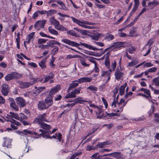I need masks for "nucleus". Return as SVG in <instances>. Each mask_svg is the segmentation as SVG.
Wrapping results in <instances>:
<instances>
[{
    "label": "nucleus",
    "mask_w": 159,
    "mask_h": 159,
    "mask_svg": "<svg viewBox=\"0 0 159 159\" xmlns=\"http://www.w3.org/2000/svg\"><path fill=\"white\" fill-rule=\"evenodd\" d=\"M61 41L70 46L75 47L78 48V49L80 50L82 49L81 48L79 47V46L80 45H82L87 48H88L89 49L92 50L94 51L96 50H101L103 49V48H97L93 47L91 45H89L85 43H82L81 42H79V43H77L76 42L71 41L68 39H62L61 40Z\"/></svg>",
    "instance_id": "nucleus-1"
},
{
    "label": "nucleus",
    "mask_w": 159,
    "mask_h": 159,
    "mask_svg": "<svg viewBox=\"0 0 159 159\" xmlns=\"http://www.w3.org/2000/svg\"><path fill=\"white\" fill-rule=\"evenodd\" d=\"M39 125H40V127L45 131V132L44 133L46 134H43V133H40L39 134V135L44 138L51 139V136L49 135V130L51 128L50 125H48L45 123H41Z\"/></svg>",
    "instance_id": "nucleus-2"
},
{
    "label": "nucleus",
    "mask_w": 159,
    "mask_h": 159,
    "mask_svg": "<svg viewBox=\"0 0 159 159\" xmlns=\"http://www.w3.org/2000/svg\"><path fill=\"white\" fill-rule=\"evenodd\" d=\"M46 114L45 113L43 114H40L38 115V117L35 119L34 121V123H37L39 125L41 123H43L44 121L48 122V120L46 118Z\"/></svg>",
    "instance_id": "nucleus-3"
},
{
    "label": "nucleus",
    "mask_w": 159,
    "mask_h": 159,
    "mask_svg": "<svg viewBox=\"0 0 159 159\" xmlns=\"http://www.w3.org/2000/svg\"><path fill=\"white\" fill-rule=\"evenodd\" d=\"M32 79L34 80L33 81L28 82L20 81L19 83L20 84V88L22 89L27 88L37 82V79H35L34 78Z\"/></svg>",
    "instance_id": "nucleus-4"
},
{
    "label": "nucleus",
    "mask_w": 159,
    "mask_h": 159,
    "mask_svg": "<svg viewBox=\"0 0 159 159\" xmlns=\"http://www.w3.org/2000/svg\"><path fill=\"white\" fill-rule=\"evenodd\" d=\"M46 20H45L37 21L34 24V28L38 31L43 28L46 23Z\"/></svg>",
    "instance_id": "nucleus-5"
},
{
    "label": "nucleus",
    "mask_w": 159,
    "mask_h": 159,
    "mask_svg": "<svg viewBox=\"0 0 159 159\" xmlns=\"http://www.w3.org/2000/svg\"><path fill=\"white\" fill-rule=\"evenodd\" d=\"M71 18L74 23L77 24L79 25L80 26H81V25H84L83 24L89 25H93L94 24L93 23L89 22L87 21H86L85 20H83L82 21H80L77 20L75 17L72 16Z\"/></svg>",
    "instance_id": "nucleus-6"
},
{
    "label": "nucleus",
    "mask_w": 159,
    "mask_h": 159,
    "mask_svg": "<svg viewBox=\"0 0 159 159\" xmlns=\"http://www.w3.org/2000/svg\"><path fill=\"white\" fill-rule=\"evenodd\" d=\"M1 93L2 94L5 96L8 95L9 92L8 86L6 84H3L1 86Z\"/></svg>",
    "instance_id": "nucleus-7"
},
{
    "label": "nucleus",
    "mask_w": 159,
    "mask_h": 159,
    "mask_svg": "<svg viewBox=\"0 0 159 159\" xmlns=\"http://www.w3.org/2000/svg\"><path fill=\"white\" fill-rule=\"evenodd\" d=\"M92 80V78L89 77H83L77 80H75L73 81L74 82H76L79 83L80 84L83 83L90 82Z\"/></svg>",
    "instance_id": "nucleus-8"
},
{
    "label": "nucleus",
    "mask_w": 159,
    "mask_h": 159,
    "mask_svg": "<svg viewBox=\"0 0 159 159\" xmlns=\"http://www.w3.org/2000/svg\"><path fill=\"white\" fill-rule=\"evenodd\" d=\"M46 105L48 108L51 107L53 104V101L52 100V97L50 96H47L46 98L45 99V102Z\"/></svg>",
    "instance_id": "nucleus-9"
},
{
    "label": "nucleus",
    "mask_w": 159,
    "mask_h": 159,
    "mask_svg": "<svg viewBox=\"0 0 159 159\" xmlns=\"http://www.w3.org/2000/svg\"><path fill=\"white\" fill-rule=\"evenodd\" d=\"M60 89V87L59 86H57L53 87L51 89L48 96H50V97L51 96L53 98V95L57 92Z\"/></svg>",
    "instance_id": "nucleus-10"
},
{
    "label": "nucleus",
    "mask_w": 159,
    "mask_h": 159,
    "mask_svg": "<svg viewBox=\"0 0 159 159\" xmlns=\"http://www.w3.org/2000/svg\"><path fill=\"white\" fill-rule=\"evenodd\" d=\"M123 75L124 73L121 72L119 70V67H117L115 73V78L118 80L123 77Z\"/></svg>",
    "instance_id": "nucleus-11"
},
{
    "label": "nucleus",
    "mask_w": 159,
    "mask_h": 159,
    "mask_svg": "<svg viewBox=\"0 0 159 159\" xmlns=\"http://www.w3.org/2000/svg\"><path fill=\"white\" fill-rule=\"evenodd\" d=\"M112 143V142L111 141H107L104 142H99L97 145H96L97 149L98 148H102L105 147V146L107 145H109Z\"/></svg>",
    "instance_id": "nucleus-12"
},
{
    "label": "nucleus",
    "mask_w": 159,
    "mask_h": 159,
    "mask_svg": "<svg viewBox=\"0 0 159 159\" xmlns=\"http://www.w3.org/2000/svg\"><path fill=\"white\" fill-rule=\"evenodd\" d=\"M16 101V103L19 105L21 107H24L25 105V100L21 97L17 98Z\"/></svg>",
    "instance_id": "nucleus-13"
},
{
    "label": "nucleus",
    "mask_w": 159,
    "mask_h": 159,
    "mask_svg": "<svg viewBox=\"0 0 159 159\" xmlns=\"http://www.w3.org/2000/svg\"><path fill=\"white\" fill-rule=\"evenodd\" d=\"M38 108L41 110H44L48 108L44 102L41 101H40L38 105Z\"/></svg>",
    "instance_id": "nucleus-14"
},
{
    "label": "nucleus",
    "mask_w": 159,
    "mask_h": 159,
    "mask_svg": "<svg viewBox=\"0 0 159 159\" xmlns=\"http://www.w3.org/2000/svg\"><path fill=\"white\" fill-rule=\"evenodd\" d=\"M102 107L100 106V107H98V108H97L98 111L95 112L97 119L102 118L103 116V114L100 115L101 114L103 111V110L102 109Z\"/></svg>",
    "instance_id": "nucleus-15"
},
{
    "label": "nucleus",
    "mask_w": 159,
    "mask_h": 159,
    "mask_svg": "<svg viewBox=\"0 0 159 159\" xmlns=\"http://www.w3.org/2000/svg\"><path fill=\"white\" fill-rule=\"evenodd\" d=\"M55 28L57 30L62 31H66L68 30V29L62 25L60 24L59 22L57 23V25H55Z\"/></svg>",
    "instance_id": "nucleus-16"
},
{
    "label": "nucleus",
    "mask_w": 159,
    "mask_h": 159,
    "mask_svg": "<svg viewBox=\"0 0 159 159\" xmlns=\"http://www.w3.org/2000/svg\"><path fill=\"white\" fill-rule=\"evenodd\" d=\"M125 43H126L125 42H119L117 43H114L113 45L114 46H115V48H116L124 47L125 44Z\"/></svg>",
    "instance_id": "nucleus-17"
},
{
    "label": "nucleus",
    "mask_w": 159,
    "mask_h": 159,
    "mask_svg": "<svg viewBox=\"0 0 159 159\" xmlns=\"http://www.w3.org/2000/svg\"><path fill=\"white\" fill-rule=\"evenodd\" d=\"M75 82H72L73 83H71L69 84V87L68 88L67 92H69L70 90L73 89L77 87L78 85V83H74Z\"/></svg>",
    "instance_id": "nucleus-18"
},
{
    "label": "nucleus",
    "mask_w": 159,
    "mask_h": 159,
    "mask_svg": "<svg viewBox=\"0 0 159 159\" xmlns=\"http://www.w3.org/2000/svg\"><path fill=\"white\" fill-rule=\"evenodd\" d=\"M46 57L43 59L39 63V66L41 67L42 69H44L46 67L45 63L46 61Z\"/></svg>",
    "instance_id": "nucleus-19"
},
{
    "label": "nucleus",
    "mask_w": 159,
    "mask_h": 159,
    "mask_svg": "<svg viewBox=\"0 0 159 159\" xmlns=\"http://www.w3.org/2000/svg\"><path fill=\"white\" fill-rule=\"evenodd\" d=\"M81 98H78L76 99H75V101L76 103H79L80 104H81L82 103V102H88L89 103H91L92 102L91 101H86L82 99H81Z\"/></svg>",
    "instance_id": "nucleus-20"
},
{
    "label": "nucleus",
    "mask_w": 159,
    "mask_h": 159,
    "mask_svg": "<svg viewBox=\"0 0 159 159\" xmlns=\"http://www.w3.org/2000/svg\"><path fill=\"white\" fill-rule=\"evenodd\" d=\"M67 31V33L68 34L70 35L73 36L75 37H80L79 35L76 33L73 30H68Z\"/></svg>",
    "instance_id": "nucleus-21"
},
{
    "label": "nucleus",
    "mask_w": 159,
    "mask_h": 159,
    "mask_svg": "<svg viewBox=\"0 0 159 159\" xmlns=\"http://www.w3.org/2000/svg\"><path fill=\"white\" fill-rule=\"evenodd\" d=\"M126 85L127 83H125L124 85H121L120 87V88L119 93V94H120V95H122L124 94L125 92V89Z\"/></svg>",
    "instance_id": "nucleus-22"
},
{
    "label": "nucleus",
    "mask_w": 159,
    "mask_h": 159,
    "mask_svg": "<svg viewBox=\"0 0 159 159\" xmlns=\"http://www.w3.org/2000/svg\"><path fill=\"white\" fill-rule=\"evenodd\" d=\"M9 114L10 115H7V116H9L10 117L13 118L17 120H19V116L17 114L12 112H10Z\"/></svg>",
    "instance_id": "nucleus-23"
},
{
    "label": "nucleus",
    "mask_w": 159,
    "mask_h": 159,
    "mask_svg": "<svg viewBox=\"0 0 159 159\" xmlns=\"http://www.w3.org/2000/svg\"><path fill=\"white\" fill-rule=\"evenodd\" d=\"M56 2L61 6V7L60 8V9L65 10H67V8L63 2L60 0H58L56 1Z\"/></svg>",
    "instance_id": "nucleus-24"
},
{
    "label": "nucleus",
    "mask_w": 159,
    "mask_h": 159,
    "mask_svg": "<svg viewBox=\"0 0 159 159\" xmlns=\"http://www.w3.org/2000/svg\"><path fill=\"white\" fill-rule=\"evenodd\" d=\"M155 111V106L153 104H152L151 108L150 110L148 112V114L149 116L150 117L152 116Z\"/></svg>",
    "instance_id": "nucleus-25"
},
{
    "label": "nucleus",
    "mask_w": 159,
    "mask_h": 159,
    "mask_svg": "<svg viewBox=\"0 0 159 159\" xmlns=\"http://www.w3.org/2000/svg\"><path fill=\"white\" fill-rule=\"evenodd\" d=\"M54 76V75L52 73H51L49 75H47L46 77L45 78L44 81L43 82V83H46L50 80L53 78Z\"/></svg>",
    "instance_id": "nucleus-26"
},
{
    "label": "nucleus",
    "mask_w": 159,
    "mask_h": 159,
    "mask_svg": "<svg viewBox=\"0 0 159 159\" xmlns=\"http://www.w3.org/2000/svg\"><path fill=\"white\" fill-rule=\"evenodd\" d=\"M50 22L51 24H52L55 26V25L57 24L59 21L55 19L54 16L52 17L49 19Z\"/></svg>",
    "instance_id": "nucleus-27"
},
{
    "label": "nucleus",
    "mask_w": 159,
    "mask_h": 159,
    "mask_svg": "<svg viewBox=\"0 0 159 159\" xmlns=\"http://www.w3.org/2000/svg\"><path fill=\"white\" fill-rule=\"evenodd\" d=\"M48 30L49 32L52 34L55 35H57L58 34L57 31L52 29L51 26H49L48 28Z\"/></svg>",
    "instance_id": "nucleus-28"
},
{
    "label": "nucleus",
    "mask_w": 159,
    "mask_h": 159,
    "mask_svg": "<svg viewBox=\"0 0 159 159\" xmlns=\"http://www.w3.org/2000/svg\"><path fill=\"white\" fill-rule=\"evenodd\" d=\"M19 120H18L20 121H21L23 120H26L27 119V117L24 114L20 113L19 114Z\"/></svg>",
    "instance_id": "nucleus-29"
},
{
    "label": "nucleus",
    "mask_w": 159,
    "mask_h": 159,
    "mask_svg": "<svg viewBox=\"0 0 159 159\" xmlns=\"http://www.w3.org/2000/svg\"><path fill=\"white\" fill-rule=\"evenodd\" d=\"M57 11L54 10H50L48 11H46V14L47 16H51L53 15L54 13H56Z\"/></svg>",
    "instance_id": "nucleus-30"
},
{
    "label": "nucleus",
    "mask_w": 159,
    "mask_h": 159,
    "mask_svg": "<svg viewBox=\"0 0 159 159\" xmlns=\"http://www.w3.org/2000/svg\"><path fill=\"white\" fill-rule=\"evenodd\" d=\"M11 73L13 76V78L15 79H18L22 76L21 74H19L16 72H12Z\"/></svg>",
    "instance_id": "nucleus-31"
},
{
    "label": "nucleus",
    "mask_w": 159,
    "mask_h": 159,
    "mask_svg": "<svg viewBox=\"0 0 159 159\" xmlns=\"http://www.w3.org/2000/svg\"><path fill=\"white\" fill-rule=\"evenodd\" d=\"M11 72L10 74H7L5 77V79L7 81H9L13 78V76Z\"/></svg>",
    "instance_id": "nucleus-32"
},
{
    "label": "nucleus",
    "mask_w": 159,
    "mask_h": 159,
    "mask_svg": "<svg viewBox=\"0 0 159 159\" xmlns=\"http://www.w3.org/2000/svg\"><path fill=\"white\" fill-rule=\"evenodd\" d=\"M74 29L76 30L77 31L80 32L81 34L84 35H86L87 34V31L86 30H83L78 29L76 27L74 28Z\"/></svg>",
    "instance_id": "nucleus-33"
},
{
    "label": "nucleus",
    "mask_w": 159,
    "mask_h": 159,
    "mask_svg": "<svg viewBox=\"0 0 159 159\" xmlns=\"http://www.w3.org/2000/svg\"><path fill=\"white\" fill-rule=\"evenodd\" d=\"M10 107L16 111H17L19 109L18 107L16 106L15 102H11L10 103Z\"/></svg>",
    "instance_id": "nucleus-34"
},
{
    "label": "nucleus",
    "mask_w": 159,
    "mask_h": 159,
    "mask_svg": "<svg viewBox=\"0 0 159 159\" xmlns=\"http://www.w3.org/2000/svg\"><path fill=\"white\" fill-rule=\"evenodd\" d=\"M102 74L101 75V76H104L106 75H107H107L109 73H110L112 71V70L110 69L109 70H108L106 71H104L103 70H102Z\"/></svg>",
    "instance_id": "nucleus-35"
},
{
    "label": "nucleus",
    "mask_w": 159,
    "mask_h": 159,
    "mask_svg": "<svg viewBox=\"0 0 159 159\" xmlns=\"http://www.w3.org/2000/svg\"><path fill=\"white\" fill-rule=\"evenodd\" d=\"M154 121L155 122L159 123V113H156L154 114Z\"/></svg>",
    "instance_id": "nucleus-36"
},
{
    "label": "nucleus",
    "mask_w": 159,
    "mask_h": 159,
    "mask_svg": "<svg viewBox=\"0 0 159 159\" xmlns=\"http://www.w3.org/2000/svg\"><path fill=\"white\" fill-rule=\"evenodd\" d=\"M52 47H54V48L52 50V51H53L52 54V56H53L55 55L58 52V48L57 46H56L53 45V46H52Z\"/></svg>",
    "instance_id": "nucleus-37"
},
{
    "label": "nucleus",
    "mask_w": 159,
    "mask_h": 159,
    "mask_svg": "<svg viewBox=\"0 0 159 159\" xmlns=\"http://www.w3.org/2000/svg\"><path fill=\"white\" fill-rule=\"evenodd\" d=\"M52 59L50 61V65L51 67L52 68L55 67V65L54 64V62L55 60V58L53 56L51 57Z\"/></svg>",
    "instance_id": "nucleus-38"
},
{
    "label": "nucleus",
    "mask_w": 159,
    "mask_h": 159,
    "mask_svg": "<svg viewBox=\"0 0 159 159\" xmlns=\"http://www.w3.org/2000/svg\"><path fill=\"white\" fill-rule=\"evenodd\" d=\"M97 149L96 146L95 147L93 146H91L90 145H88L87 146L86 148V150L87 151H90L92 150H95Z\"/></svg>",
    "instance_id": "nucleus-39"
},
{
    "label": "nucleus",
    "mask_w": 159,
    "mask_h": 159,
    "mask_svg": "<svg viewBox=\"0 0 159 159\" xmlns=\"http://www.w3.org/2000/svg\"><path fill=\"white\" fill-rule=\"evenodd\" d=\"M140 90L143 91L144 93L146 94L151 97L150 91L148 89L142 88L140 89Z\"/></svg>",
    "instance_id": "nucleus-40"
},
{
    "label": "nucleus",
    "mask_w": 159,
    "mask_h": 159,
    "mask_svg": "<svg viewBox=\"0 0 159 159\" xmlns=\"http://www.w3.org/2000/svg\"><path fill=\"white\" fill-rule=\"evenodd\" d=\"M153 82L156 86H159V77L155 78L153 80Z\"/></svg>",
    "instance_id": "nucleus-41"
},
{
    "label": "nucleus",
    "mask_w": 159,
    "mask_h": 159,
    "mask_svg": "<svg viewBox=\"0 0 159 159\" xmlns=\"http://www.w3.org/2000/svg\"><path fill=\"white\" fill-rule=\"evenodd\" d=\"M114 38V37L113 35L110 34V35L106 36L105 39L108 41H110L113 39Z\"/></svg>",
    "instance_id": "nucleus-42"
},
{
    "label": "nucleus",
    "mask_w": 159,
    "mask_h": 159,
    "mask_svg": "<svg viewBox=\"0 0 159 159\" xmlns=\"http://www.w3.org/2000/svg\"><path fill=\"white\" fill-rule=\"evenodd\" d=\"M56 136V138L57 137V138L56 139H58L59 142L61 141V140L62 139V135L60 133H56L55 134Z\"/></svg>",
    "instance_id": "nucleus-43"
},
{
    "label": "nucleus",
    "mask_w": 159,
    "mask_h": 159,
    "mask_svg": "<svg viewBox=\"0 0 159 159\" xmlns=\"http://www.w3.org/2000/svg\"><path fill=\"white\" fill-rule=\"evenodd\" d=\"M11 142L9 140H6L2 144V146L3 147L7 146V147L8 146L10 145H11Z\"/></svg>",
    "instance_id": "nucleus-44"
},
{
    "label": "nucleus",
    "mask_w": 159,
    "mask_h": 159,
    "mask_svg": "<svg viewBox=\"0 0 159 159\" xmlns=\"http://www.w3.org/2000/svg\"><path fill=\"white\" fill-rule=\"evenodd\" d=\"M159 3L157 1L154 0L153 1L149 2L148 3V6H150L151 5H154V6H156L157 5L159 4Z\"/></svg>",
    "instance_id": "nucleus-45"
},
{
    "label": "nucleus",
    "mask_w": 159,
    "mask_h": 159,
    "mask_svg": "<svg viewBox=\"0 0 159 159\" xmlns=\"http://www.w3.org/2000/svg\"><path fill=\"white\" fill-rule=\"evenodd\" d=\"M56 41L54 40H51L47 42V44H48L49 47H52V45L56 44Z\"/></svg>",
    "instance_id": "nucleus-46"
},
{
    "label": "nucleus",
    "mask_w": 159,
    "mask_h": 159,
    "mask_svg": "<svg viewBox=\"0 0 159 159\" xmlns=\"http://www.w3.org/2000/svg\"><path fill=\"white\" fill-rule=\"evenodd\" d=\"M98 153H97L93 154L91 157V158L92 159H99L100 156L99 155L98 156Z\"/></svg>",
    "instance_id": "nucleus-47"
},
{
    "label": "nucleus",
    "mask_w": 159,
    "mask_h": 159,
    "mask_svg": "<svg viewBox=\"0 0 159 159\" xmlns=\"http://www.w3.org/2000/svg\"><path fill=\"white\" fill-rule=\"evenodd\" d=\"M101 34H98L96 35L93 36L92 37V39L93 40H98Z\"/></svg>",
    "instance_id": "nucleus-48"
},
{
    "label": "nucleus",
    "mask_w": 159,
    "mask_h": 159,
    "mask_svg": "<svg viewBox=\"0 0 159 159\" xmlns=\"http://www.w3.org/2000/svg\"><path fill=\"white\" fill-rule=\"evenodd\" d=\"M87 89H89L91 91H97V88L93 85L89 86L87 88Z\"/></svg>",
    "instance_id": "nucleus-49"
},
{
    "label": "nucleus",
    "mask_w": 159,
    "mask_h": 159,
    "mask_svg": "<svg viewBox=\"0 0 159 159\" xmlns=\"http://www.w3.org/2000/svg\"><path fill=\"white\" fill-rule=\"evenodd\" d=\"M105 64L107 68H109L110 67V63L109 59H105Z\"/></svg>",
    "instance_id": "nucleus-50"
},
{
    "label": "nucleus",
    "mask_w": 159,
    "mask_h": 159,
    "mask_svg": "<svg viewBox=\"0 0 159 159\" xmlns=\"http://www.w3.org/2000/svg\"><path fill=\"white\" fill-rule=\"evenodd\" d=\"M83 89V88L82 87H80L79 88H77L75 89L74 90V92L76 94H79L80 93V91L81 90V89Z\"/></svg>",
    "instance_id": "nucleus-51"
},
{
    "label": "nucleus",
    "mask_w": 159,
    "mask_h": 159,
    "mask_svg": "<svg viewBox=\"0 0 159 159\" xmlns=\"http://www.w3.org/2000/svg\"><path fill=\"white\" fill-rule=\"evenodd\" d=\"M48 40V39L45 40L43 39H38V43L39 44H41L43 43H45Z\"/></svg>",
    "instance_id": "nucleus-52"
},
{
    "label": "nucleus",
    "mask_w": 159,
    "mask_h": 159,
    "mask_svg": "<svg viewBox=\"0 0 159 159\" xmlns=\"http://www.w3.org/2000/svg\"><path fill=\"white\" fill-rule=\"evenodd\" d=\"M116 66V63L115 61H114L111 64V68L112 69V71L115 70Z\"/></svg>",
    "instance_id": "nucleus-53"
},
{
    "label": "nucleus",
    "mask_w": 159,
    "mask_h": 159,
    "mask_svg": "<svg viewBox=\"0 0 159 159\" xmlns=\"http://www.w3.org/2000/svg\"><path fill=\"white\" fill-rule=\"evenodd\" d=\"M87 57H89V60L90 62L92 63H94L95 65H96V64H97V62L96 61L94 60V59L95 58H93V57H89L88 56H87Z\"/></svg>",
    "instance_id": "nucleus-54"
},
{
    "label": "nucleus",
    "mask_w": 159,
    "mask_h": 159,
    "mask_svg": "<svg viewBox=\"0 0 159 159\" xmlns=\"http://www.w3.org/2000/svg\"><path fill=\"white\" fill-rule=\"evenodd\" d=\"M45 87L44 86L39 87L37 88L36 92L38 93H40L43 90L45 89Z\"/></svg>",
    "instance_id": "nucleus-55"
},
{
    "label": "nucleus",
    "mask_w": 159,
    "mask_h": 159,
    "mask_svg": "<svg viewBox=\"0 0 159 159\" xmlns=\"http://www.w3.org/2000/svg\"><path fill=\"white\" fill-rule=\"evenodd\" d=\"M136 61L134 60L133 61H132L131 62H130L129 63L128 65V66H134L136 64L138 63V62L135 63Z\"/></svg>",
    "instance_id": "nucleus-56"
},
{
    "label": "nucleus",
    "mask_w": 159,
    "mask_h": 159,
    "mask_svg": "<svg viewBox=\"0 0 159 159\" xmlns=\"http://www.w3.org/2000/svg\"><path fill=\"white\" fill-rule=\"evenodd\" d=\"M79 56L77 55H69L67 56V58L68 59H71L72 58H75L76 57H78Z\"/></svg>",
    "instance_id": "nucleus-57"
},
{
    "label": "nucleus",
    "mask_w": 159,
    "mask_h": 159,
    "mask_svg": "<svg viewBox=\"0 0 159 159\" xmlns=\"http://www.w3.org/2000/svg\"><path fill=\"white\" fill-rule=\"evenodd\" d=\"M157 68L156 67H153L148 69V70L149 72H154L156 71Z\"/></svg>",
    "instance_id": "nucleus-58"
},
{
    "label": "nucleus",
    "mask_w": 159,
    "mask_h": 159,
    "mask_svg": "<svg viewBox=\"0 0 159 159\" xmlns=\"http://www.w3.org/2000/svg\"><path fill=\"white\" fill-rule=\"evenodd\" d=\"M102 100L105 105V108H107L108 107V104L106 100L103 97L102 98Z\"/></svg>",
    "instance_id": "nucleus-59"
},
{
    "label": "nucleus",
    "mask_w": 159,
    "mask_h": 159,
    "mask_svg": "<svg viewBox=\"0 0 159 159\" xmlns=\"http://www.w3.org/2000/svg\"><path fill=\"white\" fill-rule=\"evenodd\" d=\"M39 13L38 11H35L33 14L32 18L34 19H35L38 16Z\"/></svg>",
    "instance_id": "nucleus-60"
},
{
    "label": "nucleus",
    "mask_w": 159,
    "mask_h": 159,
    "mask_svg": "<svg viewBox=\"0 0 159 159\" xmlns=\"http://www.w3.org/2000/svg\"><path fill=\"white\" fill-rule=\"evenodd\" d=\"M11 123H13L14 124L16 125L17 126H19L20 124V123L19 122L16 121V120L13 119H12V120Z\"/></svg>",
    "instance_id": "nucleus-61"
},
{
    "label": "nucleus",
    "mask_w": 159,
    "mask_h": 159,
    "mask_svg": "<svg viewBox=\"0 0 159 159\" xmlns=\"http://www.w3.org/2000/svg\"><path fill=\"white\" fill-rule=\"evenodd\" d=\"M124 157L123 155L120 152V154H118L117 156L116 159H124Z\"/></svg>",
    "instance_id": "nucleus-62"
},
{
    "label": "nucleus",
    "mask_w": 159,
    "mask_h": 159,
    "mask_svg": "<svg viewBox=\"0 0 159 159\" xmlns=\"http://www.w3.org/2000/svg\"><path fill=\"white\" fill-rule=\"evenodd\" d=\"M118 89L117 87H116L115 89L113 90V92L114 93V95H113V97L115 98L116 96V94L118 92Z\"/></svg>",
    "instance_id": "nucleus-63"
},
{
    "label": "nucleus",
    "mask_w": 159,
    "mask_h": 159,
    "mask_svg": "<svg viewBox=\"0 0 159 159\" xmlns=\"http://www.w3.org/2000/svg\"><path fill=\"white\" fill-rule=\"evenodd\" d=\"M35 34V32H33L29 34H28V38H30V39H32L33 36H34V35Z\"/></svg>",
    "instance_id": "nucleus-64"
}]
</instances>
